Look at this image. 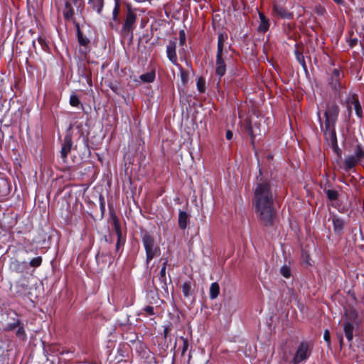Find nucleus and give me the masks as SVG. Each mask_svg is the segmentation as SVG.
Wrapping results in <instances>:
<instances>
[{
    "label": "nucleus",
    "mask_w": 364,
    "mask_h": 364,
    "mask_svg": "<svg viewBox=\"0 0 364 364\" xmlns=\"http://www.w3.org/2000/svg\"><path fill=\"white\" fill-rule=\"evenodd\" d=\"M252 204L260 222L265 226L274 223L276 212L274 208V195L269 178L264 176L261 169L254 183Z\"/></svg>",
    "instance_id": "nucleus-1"
},
{
    "label": "nucleus",
    "mask_w": 364,
    "mask_h": 364,
    "mask_svg": "<svg viewBox=\"0 0 364 364\" xmlns=\"http://www.w3.org/2000/svg\"><path fill=\"white\" fill-rule=\"evenodd\" d=\"M364 159V150L360 145H357L354 150V154H350L345 157L342 168L346 171L354 168L359 162Z\"/></svg>",
    "instance_id": "nucleus-2"
},
{
    "label": "nucleus",
    "mask_w": 364,
    "mask_h": 364,
    "mask_svg": "<svg viewBox=\"0 0 364 364\" xmlns=\"http://www.w3.org/2000/svg\"><path fill=\"white\" fill-rule=\"evenodd\" d=\"M142 242L146 254V262L149 263L154 257L159 255V248L155 245L154 237L148 232L142 237Z\"/></svg>",
    "instance_id": "nucleus-3"
},
{
    "label": "nucleus",
    "mask_w": 364,
    "mask_h": 364,
    "mask_svg": "<svg viewBox=\"0 0 364 364\" xmlns=\"http://www.w3.org/2000/svg\"><path fill=\"white\" fill-rule=\"evenodd\" d=\"M310 355L309 344L306 342H302L299 346L296 352L292 359L294 364H299L306 360Z\"/></svg>",
    "instance_id": "nucleus-4"
},
{
    "label": "nucleus",
    "mask_w": 364,
    "mask_h": 364,
    "mask_svg": "<svg viewBox=\"0 0 364 364\" xmlns=\"http://www.w3.org/2000/svg\"><path fill=\"white\" fill-rule=\"evenodd\" d=\"M338 107L334 102L329 103L325 111V117L326 124H335L337 117L338 115Z\"/></svg>",
    "instance_id": "nucleus-5"
},
{
    "label": "nucleus",
    "mask_w": 364,
    "mask_h": 364,
    "mask_svg": "<svg viewBox=\"0 0 364 364\" xmlns=\"http://www.w3.org/2000/svg\"><path fill=\"white\" fill-rule=\"evenodd\" d=\"M176 38L168 41L166 46V55L168 60L176 66L179 67L178 63V58L176 54Z\"/></svg>",
    "instance_id": "nucleus-6"
},
{
    "label": "nucleus",
    "mask_w": 364,
    "mask_h": 364,
    "mask_svg": "<svg viewBox=\"0 0 364 364\" xmlns=\"http://www.w3.org/2000/svg\"><path fill=\"white\" fill-rule=\"evenodd\" d=\"M324 136L326 140L331 143L335 150L338 149L334 124H325Z\"/></svg>",
    "instance_id": "nucleus-7"
},
{
    "label": "nucleus",
    "mask_w": 364,
    "mask_h": 364,
    "mask_svg": "<svg viewBox=\"0 0 364 364\" xmlns=\"http://www.w3.org/2000/svg\"><path fill=\"white\" fill-rule=\"evenodd\" d=\"M136 19V14L131 11H129L127 14L126 19L122 28V33L123 35H127L129 33H132Z\"/></svg>",
    "instance_id": "nucleus-8"
},
{
    "label": "nucleus",
    "mask_w": 364,
    "mask_h": 364,
    "mask_svg": "<svg viewBox=\"0 0 364 364\" xmlns=\"http://www.w3.org/2000/svg\"><path fill=\"white\" fill-rule=\"evenodd\" d=\"M226 72V64L224 59V53H217L215 60V74L220 78L222 77Z\"/></svg>",
    "instance_id": "nucleus-9"
},
{
    "label": "nucleus",
    "mask_w": 364,
    "mask_h": 364,
    "mask_svg": "<svg viewBox=\"0 0 364 364\" xmlns=\"http://www.w3.org/2000/svg\"><path fill=\"white\" fill-rule=\"evenodd\" d=\"M97 262L100 264L110 265L112 263L113 259L109 252H99L96 255Z\"/></svg>",
    "instance_id": "nucleus-10"
},
{
    "label": "nucleus",
    "mask_w": 364,
    "mask_h": 364,
    "mask_svg": "<svg viewBox=\"0 0 364 364\" xmlns=\"http://www.w3.org/2000/svg\"><path fill=\"white\" fill-rule=\"evenodd\" d=\"M73 142H72V138L71 136L69 134H67L65 136L63 139V142L62 144V148H61V156L63 159H65L68 156V154L70 152L71 148H72Z\"/></svg>",
    "instance_id": "nucleus-11"
},
{
    "label": "nucleus",
    "mask_w": 364,
    "mask_h": 364,
    "mask_svg": "<svg viewBox=\"0 0 364 364\" xmlns=\"http://www.w3.org/2000/svg\"><path fill=\"white\" fill-rule=\"evenodd\" d=\"M352 106L355 109V114L358 117H362V108L358 98L353 97L348 101V108L349 112H351Z\"/></svg>",
    "instance_id": "nucleus-12"
},
{
    "label": "nucleus",
    "mask_w": 364,
    "mask_h": 364,
    "mask_svg": "<svg viewBox=\"0 0 364 364\" xmlns=\"http://www.w3.org/2000/svg\"><path fill=\"white\" fill-rule=\"evenodd\" d=\"M190 222V215L183 210H179L178 213V226L179 228L184 230L188 224Z\"/></svg>",
    "instance_id": "nucleus-13"
},
{
    "label": "nucleus",
    "mask_w": 364,
    "mask_h": 364,
    "mask_svg": "<svg viewBox=\"0 0 364 364\" xmlns=\"http://www.w3.org/2000/svg\"><path fill=\"white\" fill-rule=\"evenodd\" d=\"M259 24L258 26L257 30L259 32L265 33L269 28L270 23L268 18H266L264 14L259 12Z\"/></svg>",
    "instance_id": "nucleus-14"
},
{
    "label": "nucleus",
    "mask_w": 364,
    "mask_h": 364,
    "mask_svg": "<svg viewBox=\"0 0 364 364\" xmlns=\"http://www.w3.org/2000/svg\"><path fill=\"white\" fill-rule=\"evenodd\" d=\"M65 20H71L74 16V9L70 2L68 1L65 3V8L63 11Z\"/></svg>",
    "instance_id": "nucleus-15"
},
{
    "label": "nucleus",
    "mask_w": 364,
    "mask_h": 364,
    "mask_svg": "<svg viewBox=\"0 0 364 364\" xmlns=\"http://www.w3.org/2000/svg\"><path fill=\"white\" fill-rule=\"evenodd\" d=\"M353 324L350 321H346L343 326V331L345 333V336L348 339V342H350L353 340Z\"/></svg>",
    "instance_id": "nucleus-16"
},
{
    "label": "nucleus",
    "mask_w": 364,
    "mask_h": 364,
    "mask_svg": "<svg viewBox=\"0 0 364 364\" xmlns=\"http://www.w3.org/2000/svg\"><path fill=\"white\" fill-rule=\"evenodd\" d=\"M111 223L113 225L114 230L116 232L117 237H122V230H121L120 223L116 215H112Z\"/></svg>",
    "instance_id": "nucleus-17"
},
{
    "label": "nucleus",
    "mask_w": 364,
    "mask_h": 364,
    "mask_svg": "<svg viewBox=\"0 0 364 364\" xmlns=\"http://www.w3.org/2000/svg\"><path fill=\"white\" fill-rule=\"evenodd\" d=\"M274 12L279 16L282 18H292V14L287 11L284 8L279 6H274Z\"/></svg>",
    "instance_id": "nucleus-18"
},
{
    "label": "nucleus",
    "mask_w": 364,
    "mask_h": 364,
    "mask_svg": "<svg viewBox=\"0 0 364 364\" xmlns=\"http://www.w3.org/2000/svg\"><path fill=\"white\" fill-rule=\"evenodd\" d=\"M333 224L334 231L337 233H340L344 228L345 223L342 219L337 218L336 216H333Z\"/></svg>",
    "instance_id": "nucleus-19"
},
{
    "label": "nucleus",
    "mask_w": 364,
    "mask_h": 364,
    "mask_svg": "<svg viewBox=\"0 0 364 364\" xmlns=\"http://www.w3.org/2000/svg\"><path fill=\"white\" fill-rule=\"evenodd\" d=\"M181 289L183 294L186 298H189L193 294L191 282H184L181 286Z\"/></svg>",
    "instance_id": "nucleus-20"
},
{
    "label": "nucleus",
    "mask_w": 364,
    "mask_h": 364,
    "mask_svg": "<svg viewBox=\"0 0 364 364\" xmlns=\"http://www.w3.org/2000/svg\"><path fill=\"white\" fill-rule=\"evenodd\" d=\"M155 77V71L151 70L150 72L141 75L139 76V78L143 82L149 83L152 82L154 80Z\"/></svg>",
    "instance_id": "nucleus-21"
},
{
    "label": "nucleus",
    "mask_w": 364,
    "mask_h": 364,
    "mask_svg": "<svg viewBox=\"0 0 364 364\" xmlns=\"http://www.w3.org/2000/svg\"><path fill=\"white\" fill-rule=\"evenodd\" d=\"M89 4H92V8L98 14H100L104 7V0H88Z\"/></svg>",
    "instance_id": "nucleus-22"
},
{
    "label": "nucleus",
    "mask_w": 364,
    "mask_h": 364,
    "mask_svg": "<svg viewBox=\"0 0 364 364\" xmlns=\"http://www.w3.org/2000/svg\"><path fill=\"white\" fill-rule=\"evenodd\" d=\"M220 293V286L218 283L213 282L210 284V298L211 299H215L218 297Z\"/></svg>",
    "instance_id": "nucleus-23"
},
{
    "label": "nucleus",
    "mask_w": 364,
    "mask_h": 364,
    "mask_svg": "<svg viewBox=\"0 0 364 364\" xmlns=\"http://www.w3.org/2000/svg\"><path fill=\"white\" fill-rule=\"evenodd\" d=\"M120 11V3L119 0H114V7L112 11V20L114 22L119 23V14Z\"/></svg>",
    "instance_id": "nucleus-24"
},
{
    "label": "nucleus",
    "mask_w": 364,
    "mask_h": 364,
    "mask_svg": "<svg viewBox=\"0 0 364 364\" xmlns=\"http://www.w3.org/2000/svg\"><path fill=\"white\" fill-rule=\"evenodd\" d=\"M227 38V36L223 33H220L218 37V48L217 53L223 52L224 43Z\"/></svg>",
    "instance_id": "nucleus-25"
},
{
    "label": "nucleus",
    "mask_w": 364,
    "mask_h": 364,
    "mask_svg": "<svg viewBox=\"0 0 364 364\" xmlns=\"http://www.w3.org/2000/svg\"><path fill=\"white\" fill-rule=\"evenodd\" d=\"M180 70V77L183 85H186L188 81V73L180 65L178 67Z\"/></svg>",
    "instance_id": "nucleus-26"
},
{
    "label": "nucleus",
    "mask_w": 364,
    "mask_h": 364,
    "mask_svg": "<svg viewBox=\"0 0 364 364\" xmlns=\"http://www.w3.org/2000/svg\"><path fill=\"white\" fill-rule=\"evenodd\" d=\"M295 55L297 61L300 63L305 71H307V66L304 60V56L298 50H295Z\"/></svg>",
    "instance_id": "nucleus-27"
},
{
    "label": "nucleus",
    "mask_w": 364,
    "mask_h": 364,
    "mask_svg": "<svg viewBox=\"0 0 364 364\" xmlns=\"http://www.w3.org/2000/svg\"><path fill=\"white\" fill-rule=\"evenodd\" d=\"M247 131H248V134L249 135L251 136V138L253 139L254 137L257 135L259 134V131H257V129H259L258 127H254L251 123V122H250L247 124V127H246Z\"/></svg>",
    "instance_id": "nucleus-28"
},
{
    "label": "nucleus",
    "mask_w": 364,
    "mask_h": 364,
    "mask_svg": "<svg viewBox=\"0 0 364 364\" xmlns=\"http://www.w3.org/2000/svg\"><path fill=\"white\" fill-rule=\"evenodd\" d=\"M17 331L16 332V336L23 340V341H25L27 338L26 336V331L24 330V327H23V325L21 324V323L19 324V326L17 327Z\"/></svg>",
    "instance_id": "nucleus-29"
},
{
    "label": "nucleus",
    "mask_w": 364,
    "mask_h": 364,
    "mask_svg": "<svg viewBox=\"0 0 364 364\" xmlns=\"http://www.w3.org/2000/svg\"><path fill=\"white\" fill-rule=\"evenodd\" d=\"M77 39L81 46H86L90 43L89 39L82 35L80 28H77Z\"/></svg>",
    "instance_id": "nucleus-30"
},
{
    "label": "nucleus",
    "mask_w": 364,
    "mask_h": 364,
    "mask_svg": "<svg viewBox=\"0 0 364 364\" xmlns=\"http://www.w3.org/2000/svg\"><path fill=\"white\" fill-rule=\"evenodd\" d=\"M328 198L331 200H335L338 198V193L335 190L328 189L324 191Z\"/></svg>",
    "instance_id": "nucleus-31"
},
{
    "label": "nucleus",
    "mask_w": 364,
    "mask_h": 364,
    "mask_svg": "<svg viewBox=\"0 0 364 364\" xmlns=\"http://www.w3.org/2000/svg\"><path fill=\"white\" fill-rule=\"evenodd\" d=\"M346 318L348 320V321H354L357 318V314L355 310L350 309V310H346L345 312Z\"/></svg>",
    "instance_id": "nucleus-32"
},
{
    "label": "nucleus",
    "mask_w": 364,
    "mask_h": 364,
    "mask_svg": "<svg viewBox=\"0 0 364 364\" xmlns=\"http://www.w3.org/2000/svg\"><path fill=\"white\" fill-rule=\"evenodd\" d=\"M329 84L331 88L335 91H338L341 87L338 78H331V80L330 81Z\"/></svg>",
    "instance_id": "nucleus-33"
},
{
    "label": "nucleus",
    "mask_w": 364,
    "mask_h": 364,
    "mask_svg": "<svg viewBox=\"0 0 364 364\" xmlns=\"http://www.w3.org/2000/svg\"><path fill=\"white\" fill-rule=\"evenodd\" d=\"M21 323V321L17 319L16 321L13 323H9L6 325L5 330L6 331H14L15 330Z\"/></svg>",
    "instance_id": "nucleus-34"
},
{
    "label": "nucleus",
    "mask_w": 364,
    "mask_h": 364,
    "mask_svg": "<svg viewBox=\"0 0 364 364\" xmlns=\"http://www.w3.org/2000/svg\"><path fill=\"white\" fill-rule=\"evenodd\" d=\"M281 274L286 278H289L291 276V269L288 266H283L280 269Z\"/></svg>",
    "instance_id": "nucleus-35"
},
{
    "label": "nucleus",
    "mask_w": 364,
    "mask_h": 364,
    "mask_svg": "<svg viewBox=\"0 0 364 364\" xmlns=\"http://www.w3.org/2000/svg\"><path fill=\"white\" fill-rule=\"evenodd\" d=\"M166 264H167V260H166L164 264H163V266L161 269V271L159 272V279L162 282H165L166 280Z\"/></svg>",
    "instance_id": "nucleus-36"
},
{
    "label": "nucleus",
    "mask_w": 364,
    "mask_h": 364,
    "mask_svg": "<svg viewBox=\"0 0 364 364\" xmlns=\"http://www.w3.org/2000/svg\"><path fill=\"white\" fill-rule=\"evenodd\" d=\"M41 263H42L41 257H35L30 261V265L33 267H38L41 264Z\"/></svg>",
    "instance_id": "nucleus-37"
},
{
    "label": "nucleus",
    "mask_w": 364,
    "mask_h": 364,
    "mask_svg": "<svg viewBox=\"0 0 364 364\" xmlns=\"http://www.w3.org/2000/svg\"><path fill=\"white\" fill-rule=\"evenodd\" d=\"M70 104L73 107H77L80 105V100L76 95H72L70 96Z\"/></svg>",
    "instance_id": "nucleus-38"
},
{
    "label": "nucleus",
    "mask_w": 364,
    "mask_h": 364,
    "mask_svg": "<svg viewBox=\"0 0 364 364\" xmlns=\"http://www.w3.org/2000/svg\"><path fill=\"white\" fill-rule=\"evenodd\" d=\"M197 87L200 92L205 91V82L202 78H199L197 82Z\"/></svg>",
    "instance_id": "nucleus-39"
},
{
    "label": "nucleus",
    "mask_w": 364,
    "mask_h": 364,
    "mask_svg": "<svg viewBox=\"0 0 364 364\" xmlns=\"http://www.w3.org/2000/svg\"><path fill=\"white\" fill-rule=\"evenodd\" d=\"M186 42V33L183 30L179 31V43L180 45H183Z\"/></svg>",
    "instance_id": "nucleus-40"
},
{
    "label": "nucleus",
    "mask_w": 364,
    "mask_h": 364,
    "mask_svg": "<svg viewBox=\"0 0 364 364\" xmlns=\"http://www.w3.org/2000/svg\"><path fill=\"white\" fill-rule=\"evenodd\" d=\"M323 338L326 341L328 346H329L331 345V338H330V333L328 330H325L323 333Z\"/></svg>",
    "instance_id": "nucleus-41"
},
{
    "label": "nucleus",
    "mask_w": 364,
    "mask_h": 364,
    "mask_svg": "<svg viewBox=\"0 0 364 364\" xmlns=\"http://www.w3.org/2000/svg\"><path fill=\"white\" fill-rule=\"evenodd\" d=\"M144 311L146 312L147 315H154V309L153 306H147L144 309Z\"/></svg>",
    "instance_id": "nucleus-42"
},
{
    "label": "nucleus",
    "mask_w": 364,
    "mask_h": 364,
    "mask_svg": "<svg viewBox=\"0 0 364 364\" xmlns=\"http://www.w3.org/2000/svg\"><path fill=\"white\" fill-rule=\"evenodd\" d=\"M182 341H183V348H182V351H181V353L182 354H184L186 350H188V342L186 339H184L183 338H181Z\"/></svg>",
    "instance_id": "nucleus-43"
},
{
    "label": "nucleus",
    "mask_w": 364,
    "mask_h": 364,
    "mask_svg": "<svg viewBox=\"0 0 364 364\" xmlns=\"http://www.w3.org/2000/svg\"><path fill=\"white\" fill-rule=\"evenodd\" d=\"M119 25V23H117V22H114L113 21H112L109 23L110 27L114 30H118Z\"/></svg>",
    "instance_id": "nucleus-44"
},
{
    "label": "nucleus",
    "mask_w": 364,
    "mask_h": 364,
    "mask_svg": "<svg viewBox=\"0 0 364 364\" xmlns=\"http://www.w3.org/2000/svg\"><path fill=\"white\" fill-rule=\"evenodd\" d=\"M232 132L230 130H227L225 134V137L228 140H231L232 139Z\"/></svg>",
    "instance_id": "nucleus-45"
},
{
    "label": "nucleus",
    "mask_w": 364,
    "mask_h": 364,
    "mask_svg": "<svg viewBox=\"0 0 364 364\" xmlns=\"http://www.w3.org/2000/svg\"><path fill=\"white\" fill-rule=\"evenodd\" d=\"M341 73L338 70L334 69L333 70V76L331 78H338L340 77Z\"/></svg>",
    "instance_id": "nucleus-46"
},
{
    "label": "nucleus",
    "mask_w": 364,
    "mask_h": 364,
    "mask_svg": "<svg viewBox=\"0 0 364 364\" xmlns=\"http://www.w3.org/2000/svg\"><path fill=\"white\" fill-rule=\"evenodd\" d=\"M303 257H306V259H305V262L307 265H310L311 263L309 261V255H306V253H303L302 255Z\"/></svg>",
    "instance_id": "nucleus-47"
},
{
    "label": "nucleus",
    "mask_w": 364,
    "mask_h": 364,
    "mask_svg": "<svg viewBox=\"0 0 364 364\" xmlns=\"http://www.w3.org/2000/svg\"><path fill=\"white\" fill-rule=\"evenodd\" d=\"M324 12H325V9L323 8L320 6V7H318L317 9V13L318 14H319L321 15H323L324 14Z\"/></svg>",
    "instance_id": "nucleus-48"
},
{
    "label": "nucleus",
    "mask_w": 364,
    "mask_h": 364,
    "mask_svg": "<svg viewBox=\"0 0 364 364\" xmlns=\"http://www.w3.org/2000/svg\"><path fill=\"white\" fill-rule=\"evenodd\" d=\"M122 237H117V242L116 245V250H117L121 245Z\"/></svg>",
    "instance_id": "nucleus-49"
},
{
    "label": "nucleus",
    "mask_w": 364,
    "mask_h": 364,
    "mask_svg": "<svg viewBox=\"0 0 364 364\" xmlns=\"http://www.w3.org/2000/svg\"><path fill=\"white\" fill-rule=\"evenodd\" d=\"M338 339H339L340 345H341V346H342L343 344V337L342 335L338 336Z\"/></svg>",
    "instance_id": "nucleus-50"
},
{
    "label": "nucleus",
    "mask_w": 364,
    "mask_h": 364,
    "mask_svg": "<svg viewBox=\"0 0 364 364\" xmlns=\"http://www.w3.org/2000/svg\"><path fill=\"white\" fill-rule=\"evenodd\" d=\"M333 1L338 4H341L342 2V0H333Z\"/></svg>",
    "instance_id": "nucleus-51"
},
{
    "label": "nucleus",
    "mask_w": 364,
    "mask_h": 364,
    "mask_svg": "<svg viewBox=\"0 0 364 364\" xmlns=\"http://www.w3.org/2000/svg\"><path fill=\"white\" fill-rule=\"evenodd\" d=\"M357 42V40L354 39L352 41L351 46H353L354 43Z\"/></svg>",
    "instance_id": "nucleus-52"
},
{
    "label": "nucleus",
    "mask_w": 364,
    "mask_h": 364,
    "mask_svg": "<svg viewBox=\"0 0 364 364\" xmlns=\"http://www.w3.org/2000/svg\"><path fill=\"white\" fill-rule=\"evenodd\" d=\"M72 1H73V3L74 4H75L77 3V0H72Z\"/></svg>",
    "instance_id": "nucleus-53"
},
{
    "label": "nucleus",
    "mask_w": 364,
    "mask_h": 364,
    "mask_svg": "<svg viewBox=\"0 0 364 364\" xmlns=\"http://www.w3.org/2000/svg\"><path fill=\"white\" fill-rule=\"evenodd\" d=\"M363 11H364V9H360V12H363Z\"/></svg>",
    "instance_id": "nucleus-54"
}]
</instances>
